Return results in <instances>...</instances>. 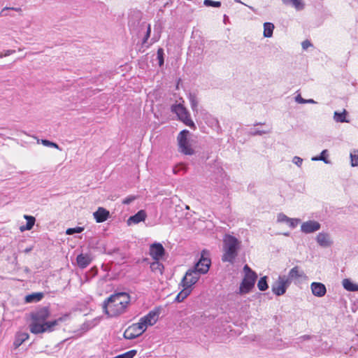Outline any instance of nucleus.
I'll use <instances>...</instances> for the list:
<instances>
[{
    "label": "nucleus",
    "mask_w": 358,
    "mask_h": 358,
    "mask_svg": "<svg viewBox=\"0 0 358 358\" xmlns=\"http://www.w3.org/2000/svg\"><path fill=\"white\" fill-rule=\"evenodd\" d=\"M93 215L96 222L101 223L105 222L108 218L110 213L106 209L102 207H99L97 210L93 213Z\"/></svg>",
    "instance_id": "nucleus-19"
},
{
    "label": "nucleus",
    "mask_w": 358,
    "mask_h": 358,
    "mask_svg": "<svg viewBox=\"0 0 358 358\" xmlns=\"http://www.w3.org/2000/svg\"><path fill=\"white\" fill-rule=\"evenodd\" d=\"M29 336L28 333L26 332H22L18 333L16 336L14 341V345L15 348H18L20 345H21L25 341H27L29 338Z\"/></svg>",
    "instance_id": "nucleus-25"
},
{
    "label": "nucleus",
    "mask_w": 358,
    "mask_h": 358,
    "mask_svg": "<svg viewBox=\"0 0 358 358\" xmlns=\"http://www.w3.org/2000/svg\"><path fill=\"white\" fill-rule=\"evenodd\" d=\"M342 285L345 289L349 292L358 291V284H355L351 280L345 278L343 280Z\"/></svg>",
    "instance_id": "nucleus-22"
},
{
    "label": "nucleus",
    "mask_w": 358,
    "mask_h": 358,
    "mask_svg": "<svg viewBox=\"0 0 358 358\" xmlns=\"http://www.w3.org/2000/svg\"><path fill=\"white\" fill-rule=\"evenodd\" d=\"M237 3H243L241 0H234Z\"/></svg>",
    "instance_id": "nucleus-54"
},
{
    "label": "nucleus",
    "mask_w": 358,
    "mask_h": 358,
    "mask_svg": "<svg viewBox=\"0 0 358 358\" xmlns=\"http://www.w3.org/2000/svg\"><path fill=\"white\" fill-rule=\"evenodd\" d=\"M92 261V258L90 254L81 253L76 257L77 265L80 268H85L88 266Z\"/></svg>",
    "instance_id": "nucleus-18"
},
{
    "label": "nucleus",
    "mask_w": 358,
    "mask_h": 358,
    "mask_svg": "<svg viewBox=\"0 0 358 358\" xmlns=\"http://www.w3.org/2000/svg\"><path fill=\"white\" fill-rule=\"evenodd\" d=\"M327 153V150H324L319 156H315L312 158L313 161H323L325 164H328L329 162L327 159L326 155Z\"/></svg>",
    "instance_id": "nucleus-32"
},
{
    "label": "nucleus",
    "mask_w": 358,
    "mask_h": 358,
    "mask_svg": "<svg viewBox=\"0 0 358 358\" xmlns=\"http://www.w3.org/2000/svg\"><path fill=\"white\" fill-rule=\"evenodd\" d=\"M285 5L292 4L296 10H301L303 9L304 4L301 0H282Z\"/></svg>",
    "instance_id": "nucleus-28"
},
{
    "label": "nucleus",
    "mask_w": 358,
    "mask_h": 358,
    "mask_svg": "<svg viewBox=\"0 0 358 358\" xmlns=\"http://www.w3.org/2000/svg\"><path fill=\"white\" fill-rule=\"evenodd\" d=\"M316 338V336H310V335H303V336H300L298 339L300 341H304L309 340V339H311V338Z\"/></svg>",
    "instance_id": "nucleus-45"
},
{
    "label": "nucleus",
    "mask_w": 358,
    "mask_h": 358,
    "mask_svg": "<svg viewBox=\"0 0 358 358\" xmlns=\"http://www.w3.org/2000/svg\"><path fill=\"white\" fill-rule=\"evenodd\" d=\"M351 165L352 166H358V151L354 150L350 153Z\"/></svg>",
    "instance_id": "nucleus-34"
},
{
    "label": "nucleus",
    "mask_w": 358,
    "mask_h": 358,
    "mask_svg": "<svg viewBox=\"0 0 358 358\" xmlns=\"http://www.w3.org/2000/svg\"><path fill=\"white\" fill-rule=\"evenodd\" d=\"M187 98L193 112L198 113L199 99L196 94L194 92H189L187 95Z\"/></svg>",
    "instance_id": "nucleus-21"
},
{
    "label": "nucleus",
    "mask_w": 358,
    "mask_h": 358,
    "mask_svg": "<svg viewBox=\"0 0 358 358\" xmlns=\"http://www.w3.org/2000/svg\"><path fill=\"white\" fill-rule=\"evenodd\" d=\"M215 124L217 126L218 128H220V124H219V121L217 120V119H215Z\"/></svg>",
    "instance_id": "nucleus-50"
},
{
    "label": "nucleus",
    "mask_w": 358,
    "mask_h": 358,
    "mask_svg": "<svg viewBox=\"0 0 358 358\" xmlns=\"http://www.w3.org/2000/svg\"><path fill=\"white\" fill-rule=\"evenodd\" d=\"M130 302V296L126 292H117L110 295L103 303V313L110 317L124 313Z\"/></svg>",
    "instance_id": "nucleus-2"
},
{
    "label": "nucleus",
    "mask_w": 358,
    "mask_h": 358,
    "mask_svg": "<svg viewBox=\"0 0 358 358\" xmlns=\"http://www.w3.org/2000/svg\"><path fill=\"white\" fill-rule=\"evenodd\" d=\"M264 123H262V122H257L255 124V126H257V125H262L264 124Z\"/></svg>",
    "instance_id": "nucleus-53"
},
{
    "label": "nucleus",
    "mask_w": 358,
    "mask_h": 358,
    "mask_svg": "<svg viewBox=\"0 0 358 358\" xmlns=\"http://www.w3.org/2000/svg\"><path fill=\"white\" fill-rule=\"evenodd\" d=\"M83 229H84L83 227H77L75 228H69L66 230V233L68 235H72L76 233H81L83 231Z\"/></svg>",
    "instance_id": "nucleus-38"
},
{
    "label": "nucleus",
    "mask_w": 358,
    "mask_h": 358,
    "mask_svg": "<svg viewBox=\"0 0 358 358\" xmlns=\"http://www.w3.org/2000/svg\"><path fill=\"white\" fill-rule=\"evenodd\" d=\"M183 289L178 294L175 299V301L176 302H182L185 299H186L192 292V289L188 288L185 286H182Z\"/></svg>",
    "instance_id": "nucleus-23"
},
{
    "label": "nucleus",
    "mask_w": 358,
    "mask_h": 358,
    "mask_svg": "<svg viewBox=\"0 0 358 358\" xmlns=\"http://www.w3.org/2000/svg\"><path fill=\"white\" fill-rule=\"evenodd\" d=\"M43 293L34 292L25 296V301L27 303H36L40 301L43 298Z\"/></svg>",
    "instance_id": "nucleus-24"
},
{
    "label": "nucleus",
    "mask_w": 358,
    "mask_h": 358,
    "mask_svg": "<svg viewBox=\"0 0 358 358\" xmlns=\"http://www.w3.org/2000/svg\"><path fill=\"white\" fill-rule=\"evenodd\" d=\"M146 329L145 325L139 320L138 322L132 324L124 331V338L129 340L134 339L144 333Z\"/></svg>",
    "instance_id": "nucleus-8"
},
{
    "label": "nucleus",
    "mask_w": 358,
    "mask_h": 358,
    "mask_svg": "<svg viewBox=\"0 0 358 358\" xmlns=\"http://www.w3.org/2000/svg\"><path fill=\"white\" fill-rule=\"evenodd\" d=\"M15 52V50H6V52L3 55V54H0V57H6V56H8L13 53Z\"/></svg>",
    "instance_id": "nucleus-47"
},
{
    "label": "nucleus",
    "mask_w": 358,
    "mask_h": 358,
    "mask_svg": "<svg viewBox=\"0 0 358 358\" xmlns=\"http://www.w3.org/2000/svg\"><path fill=\"white\" fill-rule=\"evenodd\" d=\"M31 250H32V249H31V248H26V249L24 250V252L25 253H28V252H29Z\"/></svg>",
    "instance_id": "nucleus-49"
},
{
    "label": "nucleus",
    "mask_w": 358,
    "mask_h": 358,
    "mask_svg": "<svg viewBox=\"0 0 358 358\" xmlns=\"http://www.w3.org/2000/svg\"><path fill=\"white\" fill-rule=\"evenodd\" d=\"M312 294L317 297H322L327 293L326 286L322 282H313L310 285Z\"/></svg>",
    "instance_id": "nucleus-16"
},
{
    "label": "nucleus",
    "mask_w": 358,
    "mask_h": 358,
    "mask_svg": "<svg viewBox=\"0 0 358 358\" xmlns=\"http://www.w3.org/2000/svg\"><path fill=\"white\" fill-rule=\"evenodd\" d=\"M301 45H302L303 49H304V50H306L308 47L312 45L311 43L308 40L303 41Z\"/></svg>",
    "instance_id": "nucleus-46"
},
{
    "label": "nucleus",
    "mask_w": 358,
    "mask_h": 358,
    "mask_svg": "<svg viewBox=\"0 0 358 358\" xmlns=\"http://www.w3.org/2000/svg\"><path fill=\"white\" fill-rule=\"evenodd\" d=\"M136 199V196L134 195H129L126 197L123 201L122 203L128 205Z\"/></svg>",
    "instance_id": "nucleus-41"
},
{
    "label": "nucleus",
    "mask_w": 358,
    "mask_h": 358,
    "mask_svg": "<svg viewBox=\"0 0 358 358\" xmlns=\"http://www.w3.org/2000/svg\"><path fill=\"white\" fill-rule=\"evenodd\" d=\"M321 224L315 220H308L302 223L301 231L305 234H311L320 230Z\"/></svg>",
    "instance_id": "nucleus-13"
},
{
    "label": "nucleus",
    "mask_w": 358,
    "mask_h": 358,
    "mask_svg": "<svg viewBox=\"0 0 358 358\" xmlns=\"http://www.w3.org/2000/svg\"><path fill=\"white\" fill-rule=\"evenodd\" d=\"M239 245L240 242L235 236L226 234L223 238L222 262L233 263L238 255Z\"/></svg>",
    "instance_id": "nucleus-3"
},
{
    "label": "nucleus",
    "mask_w": 358,
    "mask_h": 358,
    "mask_svg": "<svg viewBox=\"0 0 358 358\" xmlns=\"http://www.w3.org/2000/svg\"><path fill=\"white\" fill-rule=\"evenodd\" d=\"M228 20V16L224 15V22L226 23L227 20Z\"/></svg>",
    "instance_id": "nucleus-51"
},
{
    "label": "nucleus",
    "mask_w": 358,
    "mask_h": 358,
    "mask_svg": "<svg viewBox=\"0 0 358 358\" xmlns=\"http://www.w3.org/2000/svg\"><path fill=\"white\" fill-rule=\"evenodd\" d=\"M171 111L175 113L179 120L191 129H195L196 125L190 117L189 113L181 103L174 104L171 106Z\"/></svg>",
    "instance_id": "nucleus-6"
},
{
    "label": "nucleus",
    "mask_w": 358,
    "mask_h": 358,
    "mask_svg": "<svg viewBox=\"0 0 358 358\" xmlns=\"http://www.w3.org/2000/svg\"><path fill=\"white\" fill-rule=\"evenodd\" d=\"M189 134L188 130L184 129L181 131L178 137V143L179 147V151L187 155H192L194 153V150L191 148L187 140V136Z\"/></svg>",
    "instance_id": "nucleus-7"
},
{
    "label": "nucleus",
    "mask_w": 358,
    "mask_h": 358,
    "mask_svg": "<svg viewBox=\"0 0 358 358\" xmlns=\"http://www.w3.org/2000/svg\"><path fill=\"white\" fill-rule=\"evenodd\" d=\"M267 276L260 278L257 282V287L260 291H266L268 288Z\"/></svg>",
    "instance_id": "nucleus-31"
},
{
    "label": "nucleus",
    "mask_w": 358,
    "mask_h": 358,
    "mask_svg": "<svg viewBox=\"0 0 358 358\" xmlns=\"http://www.w3.org/2000/svg\"><path fill=\"white\" fill-rule=\"evenodd\" d=\"M317 244L322 248H329L333 245V241L328 233L320 232L316 236Z\"/></svg>",
    "instance_id": "nucleus-15"
},
{
    "label": "nucleus",
    "mask_w": 358,
    "mask_h": 358,
    "mask_svg": "<svg viewBox=\"0 0 358 358\" xmlns=\"http://www.w3.org/2000/svg\"><path fill=\"white\" fill-rule=\"evenodd\" d=\"M91 271H92V272H93V273H92V276H94V275H95L96 274V273H97V269H96V268H92L91 269Z\"/></svg>",
    "instance_id": "nucleus-48"
},
{
    "label": "nucleus",
    "mask_w": 358,
    "mask_h": 358,
    "mask_svg": "<svg viewBox=\"0 0 358 358\" xmlns=\"http://www.w3.org/2000/svg\"><path fill=\"white\" fill-rule=\"evenodd\" d=\"M292 162L295 164L297 166L300 167L302 164L303 159L299 157L295 156L292 159Z\"/></svg>",
    "instance_id": "nucleus-44"
},
{
    "label": "nucleus",
    "mask_w": 358,
    "mask_h": 358,
    "mask_svg": "<svg viewBox=\"0 0 358 358\" xmlns=\"http://www.w3.org/2000/svg\"><path fill=\"white\" fill-rule=\"evenodd\" d=\"M300 222V220L299 219H292V218H289V220H288L287 223L289 224V226L294 229L295 228L297 224Z\"/></svg>",
    "instance_id": "nucleus-40"
},
{
    "label": "nucleus",
    "mask_w": 358,
    "mask_h": 358,
    "mask_svg": "<svg viewBox=\"0 0 358 358\" xmlns=\"http://www.w3.org/2000/svg\"><path fill=\"white\" fill-rule=\"evenodd\" d=\"M289 220V217H288L286 215L283 213H279L277 217V221L278 222H287Z\"/></svg>",
    "instance_id": "nucleus-39"
},
{
    "label": "nucleus",
    "mask_w": 358,
    "mask_h": 358,
    "mask_svg": "<svg viewBox=\"0 0 358 358\" xmlns=\"http://www.w3.org/2000/svg\"><path fill=\"white\" fill-rule=\"evenodd\" d=\"M347 112L345 110L343 113L336 111L334 115V119L337 122H348L346 120Z\"/></svg>",
    "instance_id": "nucleus-29"
},
{
    "label": "nucleus",
    "mask_w": 358,
    "mask_h": 358,
    "mask_svg": "<svg viewBox=\"0 0 358 358\" xmlns=\"http://www.w3.org/2000/svg\"><path fill=\"white\" fill-rule=\"evenodd\" d=\"M50 314L48 307H42L32 311L30 313L31 322L29 325L30 331L34 334L52 332L56 326L65 321L69 316V314H65L52 321H47Z\"/></svg>",
    "instance_id": "nucleus-1"
},
{
    "label": "nucleus",
    "mask_w": 358,
    "mask_h": 358,
    "mask_svg": "<svg viewBox=\"0 0 358 358\" xmlns=\"http://www.w3.org/2000/svg\"><path fill=\"white\" fill-rule=\"evenodd\" d=\"M274 25L271 22L264 23V36L266 38H270L273 36L274 29Z\"/></svg>",
    "instance_id": "nucleus-27"
},
{
    "label": "nucleus",
    "mask_w": 358,
    "mask_h": 358,
    "mask_svg": "<svg viewBox=\"0 0 358 358\" xmlns=\"http://www.w3.org/2000/svg\"><path fill=\"white\" fill-rule=\"evenodd\" d=\"M42 143L43 145H45V146H49V147H53V148H59V146L57 143H54V142H52V141H50L48 140H42Z\"/></svg>",
    "instance_id": "nucleus-42"
},
{
    "label": "nucleus",
    "mask_w": 358,
    "mask_h": 358,
    "mask_svg": "<svg viewBox=\"0 0 358 358\" xmlns=\"http://www.w3.org/2000/svg\"><path fill=\"white\" fill-rule=\"evenodd\" d=\"M204 251L201 254V257L199 262L194 265L193 268H192L193 270L196 271V273H199V274L201 275V274H205L206 273L210 268V259L208 257H205L203 256Z\"/></svg>",
    "instance_id": "nucleus-11"
},
{
    "label": "nucleus",
    "mask_w": 358,
    "mask_h": 358,
    "mask_svg": "<svg viewBox=\"0 0 358 358\" xmlns=\"http://www.w3.org/2000/svg\"><path fill=\"white\" fill-rule=\"evenodd\" d=\"M289 285L288 280L285 278V275H280L277 280L272 284L271 289L274 294L280 296L285 294Z\"/></svg>",
    "instance_id": "nucleus-9"
},
{
    "label": "nucleus",
    "mask_w": 358,
    "mask_h": 358,
    "mask_svg": "<svg viewBox=\"0 0 358 358\" xmlns=\"http://www.w3.org/2000/svg\"><path fill=\"white\" fill-rule=\"evenodd\" d=\"M150 268L152 271L155 272H159L161 274L163 273V270L164 268V265L162 263L159 262V260H155L151 264H150Z\"/></svg>",
    "instance_id": "nucleus-30"
},
{
    "label": "nucleus",
    "mask_w": 358,
    "mask_h": 358,
    "mask_svg": "<svg viewBox=\"0 0 358 358\" xmlns=\"http://www.w3.org/2000/svg\"><path fill=\"white\" fill-rule=\"evenodd\" d=\"M295 101L299 103H315V101L313 99H304L300 94L295 97Z\"/></svg>",
    "instance_id": "nucleus-35"
},
{
    "label": "nucleus",
    "mask_w": 358,
    "mask_h": 358,
    "mask_svg": "<svg viewBox=\"0 0 358 358\" xmlns=\"http://www.w3.org/2000/svg\"><path fill=\"white\" fill-rule=\"evenodd\" d=\"M24 218L27 220V224L25 226L21 227V231L31 230L35 224V217L31 215H24Z\"/></svg>",
    "instance_id": "nucleus-26"
},
{
    "label": "nucleus",
    "mask_w": 358,
    "mask_h": 358,
    "mask_svg": "<svg viewBox=\"0 0 358 358\" xmlns=\"http://www.w3.org/2000/svg\"><path fill=\"white\" fill-rule=\"evenodd\" d=\"M159 311L158 310H152L150 311L148 314L145 316L141 317L140 320L147 327L148 325L151 326L156 323L159 317Z\"/></svg>",
    "instance_id": "nucleus-17"
},
{
    "label": "nucleus",
    "mask_w": 358,
    "mask_h": 358,
    "mask_svg": "<svg viewBox=\"0 0 358 358\" xmlns=\"http://www.w3.org/2000/svg\"><path fill=\"white\" fill-rule=\"evenodd\" d=\"M200 275L192 268L189 269L182 278L180 285L191 288L199 279Z\"/></svg>",
    "instance_id": "nucleus-10"
},
{
    "label": "nucleus",
    "mask_w": 358,
    "mask_h": 358,
    "mask_svg": "<svg viewBox=\"0 0 358 358\" xmlns=\"http://www.w3.org/2000/svg\"><path fill=\"white\" fill-rule=\"evenodd\" d=\"M245 276L240 285L238 294H245L249 293L255 286L257 278V273L253 271L248 265L243 267Z\"/></svg>",
    "instance_id": "nucleus-4"
},
{
    "label": "nucleus",
    "mask_w": 358,
    "mask_h": 358,
    "mask_svg": "<svg viewBox=\"0 0 358 358\" xmlns=\"http://www.w3.org/2000/svg\"><path fill=\"white\" fill-rule=\"evenodd\" d=\"M166 251L160 243H154L150 245L149 254L154 260H160L165 255Z\"/></svg>",
    "instance_id": "nucleus-12"
},
{
    "label": "nucleus",
    "mask_w": 358,
    "mask_h": 358,
    "mask_svg": "<svg viewBox=\"0 0 358 358\" xmlns=\"http://www.w3.org/2000/svg\"><path fill=\"white\" fill-rule=\"evenodd\" d=\"M10 10H15V11H17V12L22 11V9L20 8L5 7V8H3L1 10V11L0 13V15H2V16L8 15V14L6 12Z\"/></svg>",
    "instance_id": "nucleus-37"
},
{
    "label": "nucleus",
    "mask_w": 358,
    "mask_h": 358,
    "mask_svg": "<svg viewBox=\"0 0 358 358\" xmlns=\"http://www.w3.org/2000/svg\"><path fill=\"white\" fill-rule=\"evenodd\" d=\"M248 7H249V8H250V10H252V11L256 12L255 8H253L252 6H248Z\"/></svg>",
    "instance_id": "nucleus-52"
},
{
    "label": "nucleus",
    "mask_w": 358,
    "mask_h": 358,
    "mask_svg": "<svg viewBox=\"0 0 358 358\" xmlns=\"http://www.w3.org/2000/svg\"><path fill=\"white\" fill-rule=\"evenodd\" d=\"M140 17L141 14L138 13L136 14L137 23H136V21H134L132 17H130L129 20L128 24L131 31H136L137 32H139L141 30L146 29V32L142 41L143 45H145L147 43L148 38L150 36L151 26L150 24H146L145 22L141 23Z\"/></svg>",
    "instance_id": "nucleus-5"
},
{
    "label": "nucleus",
    "mask_w": 358,
    "mask_h": 358,
    "mask_svg": "<svg viewBox=\"0 0 358 358\" xmlns=\"http://www.w3.org/2000/svg\"><path fill=\"white\" fill-rule=\"evenodd\" d=\"M203 4L206 6H212V7H215V8H219L221 6L220 1H215L213 0H204Z\"/></svg>",
    "instance_id": "nucleus-36"
},
{
    "label": "nucleus",
    "mask_w": 358,
    "mask_h": 358,
    "mask_svg": "<svg viewBox=\"0 0 358 358\" xmlns=\"http://www.w3.org/2000/svg\"><path fill=\"white\" fill-rule=\"evenodd\" d=\"M146 217V213L144 210H141L135 215L131 216L128 220V224H131L132 223L134 224H138L142 221H143Z\"/></svg>",
    "instance_id": "nucleus-20"
},
{
    "label": "nucleus",
    "mask_w": 358,
    "mask_h": 358,
    "mask_svg": "<svg viewBox=\"0 0 358 358\" xmlns=\"http://www.w3.org/2000/svg\"><path fill=\"white\" fill-rule=\"evenodd\" d=\"M157 59H158L159 65V66H162L164 65V49L162 48H159L157 50Z\"/></svg>",
    "instance_id": "nucleus-33"
},
{
    "label": "nucleus",
    "mask_w": 358,
    "mask_h": 358,
    "mask_svg": "<svg viewBox=\"0 0 358 358\" xmlns=\"http://www.w3.org/2000/svg\"><path fill=\"white\" fill-rule=\"evenodd\" d=\"M306 275L303 271L301 270L298 266L293 267L289 270L287 275H285V278H287L289 281V283L291 285L292 281L296 282L299 278H305Z\"/></svg>",
    "instance_id": "nucleus-14"
},
{
    "label": "nucleus",
    "mask_w": 358,
    "mask_h": 358,
    "mask_svg": "<svg viewBox=\"0 0 358 358\" xmlns=\"http://www.w3.org/2000/svg\"><path fill=\"white\" fill-rule=\"evenodd\" d=\"M268 133H269V131L256 129L253 131H250V134L252 136H257V135L261 136L262 134H268Z\"/></svg>",
    "instance_id": "nucleus-43"
}]
</instances>
